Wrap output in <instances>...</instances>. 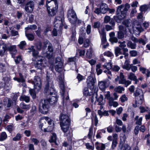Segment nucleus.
Wrapping results in <instances>:
<instances>
[{"instance_id":"1","label":"nucleus","mask_w":150,"mask_h":150,"mask_svg":"<svg viewBox=\"0 0 150 150\" xmlns=\"http://www.w3.org/2000/svg\"><path fill=\"white\" fill-rule=\"evenodd\" d=\"M60 125L61 129L64 133V136L67 137L69 141L68 143L66 142H64L63 146L67 147L71 143V138L72 134L69 131V128L70 126V119L67 115L61 114L60 116Z\"/></svg>"},{"instance_id":"2","label":"nucleus","mask_w":150,"mask_h":150,"mask_svg":"<svg viewBox=\"0 0 150 150\" xmlns=\"http://www.w3.org/2000/svg\"><path fill=\"white\" fill-rule=\"evenodd\" d=\"M96 81V80L94 78L91 76H90L87 78L86 83L88 86L90 90H94L96 97L98 89L97 88L94 86V84Z\"/></svg>"},{"instance_id":"3","label":"nucleus","mask_w":150,"mask_h":150,"mask_svg":"<svg viewBox=\"0 0 150 150\" xmlns=\"http://www.w3.org/2000/svg\"><path fill=\"white\" fill-rule=\"evenodd\" d=\"M44 47H46L48 45V51L44 54V56L48 59H50L53 56V50L52 45L48 41H45L44 42Z\"/></svg>"},{"instance_id":"4","label":"nucleus","mask_w":150,"mask_h":150,"mask_svg":"<svg viewBox=\"0 0 150 150\" xmlns=\"http://www.w3.org/2000/svg\"><path fill=\"white\" fill-rule=\"evenodd\" d=\"M67 17L71 23L75 24L77 20V17L75 12L73 9H69L67 12Z\"/></svg>"},{"instance_id":"5","label":"nucleus","mask_w":150,"mask_h":150,"mask_svg":"<svg viewBox=\"0 0 150 150\" xmlns=\"http://www.w3.org/2000/svg\"><path fill=\"white\" fill-rule=\"evenodd\" d=\"M42 57L35 59L36 61L34 62L35 67L38 69L42 70L46 67V62Z\"/></svg>"},{"instance_id":"6","label":"nucleus","mask_w":150,"mask_h":150,"mask_svg":"<svg viewBox=\"0 0 150 150\" xmlns=\"http://www.w3.org/2000/svg\"><path fill=\"white\" fill-rule=\"evenodd\" d=\"M44 92L46 95L55 94V91L53 88L52 82L50 83L49 82L47 83L45 88Z\"/></svg>"},{"instance_id":"7","label":"nucleus","mask_w":150,"mask_h":150,"mask_svg":"<svg viewBox=\"0 0 150 150\" xmlns=\"http://www.w3.org/2000/svg\"><path fill=\"white\" fill-rule=\"evenodd\" d=\"M34 6V2L30 0L26 4L24 8L25 10L27 13H31L33 11Z\"/></svg>"},{"instance_id":"8","label":"nucleus","mask_w":150,"mask_h":150,"mask_svg":"<svg viewBox=\"0 0 150 150\" xmlns=\"http://www.w3.org/2000/svg\"><path fill=\"white\" fill-rule=\"evenodd\" d=\"M34 84V89L39 91L41 88V79L38 76H35L34 81L32 82Z\"/></svg>"},{"instance_id":"9","label":"nucleus","mask_w":150,"mask_h":150,"mask_svg":"<svg viewBox=\"0 0 150 150\" xmlns=\"http://www.w3.org/2000/svg\"><path fill=\"white\" fill-rule=\"evenodd\" d=\"M55 70L58 72H60L63 68V63L60 57H57L56 59L55 65Z\"/></svg>"},{"instance_id":"10","label":"nucleus","mask_w":150,"mask_h":150,"mask_svg":"<svg viewBox=\"0 0 150 150\" xmlns=\"http://www.w3.org/2000/svg\"><path fill=\"white\" fill-rule=\"evenodd\" d=\"M50 104H39V110L40 112L44 114H46L49 110Z\"/></svg>"},{"instance_id":"11","label":"nucleus","mask_w":150,"mask_h":150,"mask_svg":"<svg viewBox=\"0 0 150 150\" xmlns=\"http://www.w3.org/2000/svg\"><path fill=\"white\" fill-rule=\"evenodd\" d=\"M58 3H55V5L52 8L50 9V6L47 7V9L48 14L50 16H54L57 13L58 9Z\"/></svg>"},{"instance_id":"12","label":"nucleus","mask_w":150,"mask_h":150,"mask_svg":"<svg viewBox=\"0 0 150 150\" xmlns=\"http://www.w3.org/2000/svg\"><path fill=\"white\" fill-rule=\"evenodd\" d=\"M124 7V5L123 4L117 7L116 10V12L118 14L121 12V17L124 18L126 16V13L127 11L124 10L123 9Z\"/></svg>"},{"instance_id":"13","label":"nucleus","mask_w":150,"mask_h":150,"mask_svg":"<svg viewBox=\"0 0 150 150\" xmlns=\"http://www.w3.org/2000/svg\"><path fill=\"white\" fill-rule=\"evenodd\" d=\"M63 23L64 21L60 17H56L54 23L55 27L60 28L63 26Z\"/></svg>"},{"instance_id":"14","label":"nucleus","mask_w":150,"mask_h":150,"mask_svg":"<svg viewBox=\"0 0 150 150\" xmlns=\"http://www.w3.org/2000/svg\"><path fill=\"white\" fill-rule=\"evenodd\" d=\"M57 97L54 96H51L48 98L44 99L43 100H42L40 103H43V102H44V103H55L57 102Z\"/></svg>"},{"instance_id":"15","label":"nucleus","mask_w":150,"mask_h":150,"mask_svg":"<svg viewBox=\"0 0 150 150\" xmlns=\"http://www.w3.org/2000/svg\"><path fill=\"white\" fill-rule=\"evenodd\" d=\"M122 24L126 27L128 28L129 31L133 29V25L131 20H126L122 22Z\"/></svg>"},{"instance_id":"16","label":"nucleus","mask_w":150,"mask_h":150,"mask_svg":"<svg viewBox=\"0 0 150 150\" xmlns=\"http://www.w3.org/2000/svg\"><path fill=\"white\" fill-rule=\"evenodd\" d=\"M7 50L10 52V53L11 54L13 57H14V55L16 54L17 51L16 49V47L15 45H11L8 47Z\"/></svg>"},{"instance_id":"17","label":"nucleus","mask_w":150,"mask_h":150,"mask_svg":"<svg viewBox=\"0 0 150 150\" xmlns=\"http://www.w3.org/2000/svg\"><path fill=\"white\" fill-rule=\"evenodd\" d=\"M19 77H15L14 78V79L15 81H16L19 82H22L23 83V85L24 87L25 86L26 84L24 82L25 81L23 76L21 73H19Z\"/></svg>"},{"instance_id":"18","label":"nucleus","mask_w":150,"mask_h":150,"mask_svg":"<svg viewBox=\"0 0 150 150\" xmlns=\"http://www.w3.org/2000/svg\"><path fill=\"white\" fill-rule=\"evenodd\" d=\"M109 36L110 38L109 40L112 44L114 43L117 42L118 39L117 38L115 37L114 32H112L110 33H109Z\"/></svg>"},{"instance_id":"19","label":"nucleus","mask_w":150,"mask_h":150,"mask_svg":"<svg viewBox=\"0 0 150 150\" xmlns=\"http://www.w3.org/2000/svg\"><path fill=\"white\" fill-rule=\"evenodd\" d=\"M98 30L100 34L101 35L102 43V44H104L106 41V33L104 32V30H102L101 31H100L99 29H98Z\"/></svg>"},{"instance_id":"20","label":"nucleus","mask_w":150,"mask_h":150,"mask_svg":"<svg viewBox=\"0 0 150 150\" xmlns=\"http://www.w3.org/2000/svg\"><path fill=\"white\" fill-rule=\"evenodd\" d=\"M59 85L61 89L60 92L61 96L63 97L65 93V88L64 82L63 80L59 81Z\"/></svg>"},{"instance_id":"21","label":"nucleus","mask_w":150,"mask_h":150,"mask_svg":"<svg viewBox=\"0 0 150 150\" xmlns=\"http://www.w3.org/2000/svg\"><path fill=\"white\" fill-rule=\"evenodd\" d=\"M100 9L101 13L105 14L108 11V7L107 4L102 3L100 6Z\"/></svg>"},{"instance_id":"22","label":"nucleus","mask_w":150,"mask_h":150,"mask_svg":"<svg viewBox=\"0 0 150 150\" xmlns=\"http://www.w3.org/2000/svg\"><path fill=\"white\" fill-rule=\"evenodd\" d=\"M34 47V46H32L31 48H30V49L32 50V54L33 57L35 58V59H38L42 57H41L39 56L38 55V52L37 51L35 50Z\"/></svg>"},{"instance_id":"23","label":"nucleus","mask_w":150,"mask_h":150,"mask_svg":"<svg viewBox=\"0 0 150 150\" xmlns=\"http://www.w3.org/2000/svg\"><path fill=\"white\" fill-rule=\"evenodd\" d=\"M7 49L6 45L5 44H0V55L2 56H3Z\"/></svg>"},{"instance_id":"24","label":"nucleus","mask_w":150,"mask_h":150,"mask_svg":"<svg viewBox=\"0 0 150 150\" xmlns=\"http://www.w3.org/2000/svg\"><path fill=\"white\" fill-rule=\"evenodd\" d=\"M128 78L129 79L134 81L135 84L137 83L138 80L137 79V76H135L134 74L132 72L130 73L128 75Z\"/></svg>"},{"instance_id":"25","label":"nucleus","mask_w":150,"mask_h":150,"mask_svg":"<svg viewBox=\"0 0 150 150\" xmlns=\"http://www.w3.org/2000/svg\"><path fill=\"white\" fill-rule=\"evenodd\" d=\"M135 28L138 31L141 32L143 30V29L137 21L135 22L133 25V29L134 30Z\"/></svg>"},{"instance_id":"26","label":"nucleus","mask_w":150,"mask_h":150,"mask_svg":"<svg viewBox=\"0 0 150 150\" xmlns=\"http://www.w3.org/2000/svg\"><path fill=\"white\" fill-rule=\"evenodd\" d=\"M96 148L98 150H104L105 148V145L98 142H96L95 144Z\"/></svg>"},{"instance_id":"27","label":"nucleus","mask_w":150,"mask_h":150,"mask_svg":"<svg viewBox=\"0 0 150 150\" xmlns=\"http://www.w3.org/2000/svg\"><path fill=\"white\" fill-rule=\"evenodd\" d=\"M93 52V50L91 47H90L89 49H88L86 54V58L88 59H91L92 56Z\"/></svg>"},{"instance_id":"28","label":"nucleus","mask_w":150,"mask_h":150,"mask_svg":"<svg viewBox=\"0 0 150 150\" xmlns=\"http://www.w3.org/2000/svg\"><path fill=\"white\" fill-rule=\"evenodd\" d=\"M91 91L89 92L87 88H85L84 89L83 91V94L86 96H90L93 94H94V90H91Z\"/></svg>"},{"instance_id":"29","label":"nucleus","mask_w":150,"mask_h":150,"mask_svg":"<svg viewBox=\"0 0 150 150\" xmlns=\"http://www.w3.org/2000/svg\"><path fill=\"white\" fill-rule=\"evenodd\" d=\"M57 135L56 134L53 133L51 136L50 139L49 140V142L50 143H54L56 144Z\"/></svg>"},{"instance_id":"30","label":"nucleus","mask_w":150,"mask_h":150,"mask_svg":"<svg viewBox=\"0 0 150 150\" xmlns=\"http://www.w3.org/2000/svg\"><path fill=\"white\" fill-rule=\"evenodd\" d=\"M127 47L132 49H135L137 45L135 43H133L131 41H128L127 44Z\"/></svg>"},{"instance_id":"31","label":"nucleus","mask_w":150,"mask_h":150,"mask_svg":"<svg viewBox=\"0 0 150 150\" xmlns=\"http://www.w3.org/2000/svg\"><path fill=\"white\" fill-rule=\"evenodd\" d=\"M120 78L119 83V84H124L126 80L125 78V76L123 75V74L122 72L120 73Z\"/></svg>"},{"instance_id":"32","label":"nucleus","mask_w":150,"mask_h":150,"mask_svg":"<svg viewBox=\"0 0 150 150\" xmlns=\"http://www.w3.org/2000/svg\"><path fill=\"white\" fill-rule=\"evenodd\" d=\"M98 86L100 89L102 91H104L106 88L105 82L101 81L99 82Z\"/></svg>"},{"instance_id":"33","label":"nucleus","mask_w":150,"mask_h":150,"mask_svg":"<svg viewBox=\"0 0 150 150\" xmlns=\"http://www.w3.org/2000/svg\"><path fill=\"white\" fill-rule=\"evenodd\" d=\"M134 94L135 96L137 97L143 96V93L142 90L139 88L137 89L134 93Z\"/></svg>"},{"instance_id":"34","label":"nucleus","mask_w":150,"mask_h":150,"mask_svg":"<svg viewBox=\"0 0 150 150\" xmlns=\"http://www.w3.org/2000/svg\"><path fill=\"white\" fill-rule=\"evenodd\" d=\"M111 61L110 62L108 63L105 64L104 65H103V67L107 69L110 70L112 69V63H111Z\"/></svg>"},{"instance_id":"35","label":"nucleus","mask_w":150,"mask_h":150,"mask_svg":"<svg viewBox=\"0 0 150 150\" xmlns=\"http://www.w3.org/2000/svg\"><path fill=\"white\" fill-rule=\"evenodd\" d=\"M40 143L42 149L44 150H46L47 148V142L45 141L44 140L42 139Z\"/></svg>"},{"instance_id":"36","label":"nucleus","mask_w":150,"mask_h":150,"mask_svg":"<svg viewBox=\"0 0 150 150\" xmlns=\"http://www.w3.org/2000/svg\"><path fill=\"white\" fill-rule=\"evenodd\" d=\"M20 100L22 101H24L25 102L28 103L30 100L29 97L25 95L22 96H21Z\"/></svg>"},{"instance_id":"37","label":"nucleus","mask_w":150,"mask_h":150,"mask_svg":"<svg viewBox=\"0 0 150 150\" xmlns=\"http://www.w3.org/2000/svg\"><path fill=\"white\" fill-rule=\"evenodd\" d=\"M137 100H136L135 103H142L144 102V96H139L137 97Z\"/></svg>"},{"instance_id":"38","label":"nucleus","mask_w":150,"mask_h":150,"mask_svg":"<svg viewBox=\"0 0 150 150\" xmlns=\"http://www.w3.org/2000/svg\"><path fill=\"white\" fill-rule=\"evenodd\" d=\"M93 95L95 96V99L97 100V102L99 103H101V102H102V103H103L104 102L103 101H104L103 97L102 95H100L98 99L97 98V94L96 97L95 94H93Z\"/></svg>"},{"instance_id":"39","label":"nucleus","mask_w":150,"mask_h":150,"mask_svg":"<svg viewBox=\"0 0 150 150\" xmlns=\"http://www.w3.org/2000/svg\"><path fill=\"white\" fill-rule=\"evenodd\" d=\"M121 49L118 47H116L115 49V53L116 57H117L120 54H122Z\"/></svg>"},{"instance_id":"40","label":"nucleus","mask_w":150,"mask_h":150,"mask_svg":"<svg viewBox=\"0 0 150 150\" xmlns=\"http://www.w3.org/2000/svg\"><path fill=\"white\" fill-rule=\"evenodd\" d=\"M124 90V88L123 87L120 86H119L115 88V91L119 93H122Z\"/></svg>"},{"instance_id":"41","label":"nucleus","mask_w":150,"mask_h":150,"mask_svg":"<svg viewBox=\"0 0 150 150\" xmlns=\"http://www.w3.org/2000/svg\"><path fill=\"white\" fill-rule=\"evenodd\" d=\"M121 129H122L123 132L124 133L126 132L128 133L131 130V128L128 127L127 130L126 126L125 125H123L122 126Z\"/></svg>"},{"instance_id":"42","label":"nucleus","mask_w":150,"mask_h":150,"mask_svg":"<svg viewBox=\"0 0 150 150\" xmlns=\"http://www.w3.org/2000/svg\"><path fill=\"white\" fill-rule=\"evenodd\" d=\"M7 137V135L5 132H3L1 133L0 135V141H3L6 139Z\"/></svg>"},{"instance_id":"43","label":"nucleus","mask_w":150,"mask_h":150,"mask_svg":"<svg viewBox=\"0 0 150 150\" xmlns=\"http://www.w3.org/2000/svg\"><path fill=\"white\" fill-rule=\"evenodd\" d=\"M104 54V56L110 57L111 58H113L114 57L113 54L110 51H107L105 52Z\"/></svg>"},{"instance_id":"44","label":"nucleus","mask_w":150,"mask_h":150,"mask_svg":"<svg viewBox=\"0 0 150 150\" xmlns=\"http://www.w3.org/2000/svg\"><path fill=\"white\" fill-rule=\"evenodd\" d=\"M132 64H130L128 63L124 64L122 66V68L127 71H129L131 69Z\"/></svg>"},{"instance_id":"45","label":"nucleus","mask_w":150,"mask_h":150,"mask_svg":"<svg viewBox=\"0 0 150 150\" xmlns=\"http://www.w3.org/2000/svg\"><path fill=\"white\" fill-rule=\"evenodd\" d=\"M123 52L122 53V54L125 55V59L127 58L129 54L127 53L128 51V50L127 48H122Z\"/></svg>"},{"instance_id":"46","label":"nucleus","mask_w":150,"mask_h":150,"mask_svg":"<svg viewBox=\"0 0 150 150\" xmlns=\"http://www.w3.org/2000/svg\"><path fill=\"white\" fill-rule=\"evenodd\" d=\"M29 92L30 95L32 96L33 98H35L36 96L35 92L33 89H30Z\"/></svg>"},{"instance_id":"47","label":"nucleus","mask_w":150,"mask_h":150,"mask_svg":"<svg viewBox=\"0 0 150 150\" xmlns=\"http://www.w3.org/2000/svg\"><path fill=\"white\" fill-rule=\"evenodd\" d=\"M37 26L35 25H28L27 28H25V30L26 31L29 30L31 29L32 30H34L36 29Z\"/></svg>"},{"instance_id":"48","label":"nucleus","mask_w":150,"mask_h":150,"mask_svg":"<svg viewBox=\"0 0 150 150\" xmlns=\"http://www.w3.org/2000/svg\"><path fill=\"white\" fill-rule=\"evenodd\" d=\"M55 2H56V3H57V0H47L46 2L47 7L49 6L47 4L50 3H51V4H53V6H54L55 5Z\"/></svg>"},{"instance_id":"49","label":"nucleus","mask_w":150,"mask_h":150,"mask_svg":"<svg viewBox=\"0 0 150 150\" xmlns=\"http://www.w3.org/2000/svg\"><path fill=\"white\" fill-rule=\"evenodd\" d=\"M148 7L147 5H143L140 7L139 10L141 12L145 11L148 9Z\"/></svg>"},{"instance_id":"50","label":"nucleus","mask_w":150,"mask_h":150,"mask_svg":"<svg viewBox=\"0 0 150 150\" xmlns=\"http://www.w3.org/2000/svg\"><path fill=\"white\" fill-rule=\"evenodd\" d=\"M54 129V126H49L47 128H44V131L45 132H51L53 131Z\"/></svg>"},{"instance_id":"51","label":"nucleus","mask_w":150,"mask_h":150,"mask_svg":"<svg viewBox=\"0 0 150 150\" xmlns=\"http://www.w3.org/2000/svg\"><path fill=\"white\" fill-rule=\"evenodd\" d=\"M25 30V35L28 39L30 40H33L34 39V36L33 34H27Z\"/></svg>"},{"instance_id":"52","label":"nucleus","mask_w":150,"mask_h":150,"mask_svg":"<svg viewBox=\"0 0 150 150\" xmlns=\"http://www.w3.org/2000/svg\"><path fill=\"white\" fill-rule=\"evenodd\" d=\"M20 107L23 109H29L30 106V105H27L26 104H20Z\"/></svg>"},{"instance_id":"53","label":"nucleus","mask_w":150,"mask_h":150,"mask_svg":"<svg viewBox=\"0 0 150 150\" xmlns=\"http://www.w3.org/2000/svg\"><path fill=\"white\" fill-rule=\"evenodd\" d=\"M114 18L115 20L118 23H120L122 19H123L121 17V16H114Z\"/></svg>"},{"instance_id":"54","label":"nucleus","mask_w":150,"mask_h":150,"mask_svg":"<svg viewBox=\"0 0 150 150\" xmlns=\"http://www.w3.org/2000/svg\"><path fill=\"white\" fill-rule=\"evenodd\" d=\"M130 56L132 57H135L137 54V52L136 50H131L129 52Z\"/></svg>"},{"instance_id":"55","label":"nucleus","mask_w":150,"mask_h":150,"mask_svg":"<svg viewBox=\"0 0 150 150\" xmlns=\"http://www.w3.org/2000/svg\"><path fill=\"white\" fill-rule=\"evenodd\" d=\"M100 24L99 21L94 22L93 27L94 28H99L100 27Z\"/></svg>"},{"instance_id":"56","label":"nucleus","mask_w":150,"mask_h":150,"mask_svg":"<svg viewBox=\"0 0 150 150\" xmlns=\"http://www.w3.org/2000/svg\"><path fill=\"white\" fill-rule=\"evenodd\" d=\"M139 109L141 113H143L144 112L149 111V109L147 107L145 108L144 107L141 106L140 107Z\"/></svg>"},{"instance_id":"57","label":"nucleus","mask_w":150,"mask_h":150,"mask_svg":"<svg viewBox=\"0 0 150 150\" xmlns=\"http://www.w3.org/2000/svg\"><path fill=\"white\" fill-rule=\"evenodd\" d=\"M90 43V40L88 39H86L84 42L83 46L86 48L88 47Z\"/></svg>"},{"instance_id":"58","label":"nucleus","mask_w":150,"mask_h":150,"mask_svg":"<svg viewBox=\"0 0 150 150\" xmlns=\"http://www.w3.org/2000/svg\"><path fill=\"white\" fill-rule=\"evenodd\" d=\"M26 45V43L25 41H22L18 45V46L21 49H23Z\"/></svg>"},{"instance_id":"59","label":"nucleus","mask_w":150,"mask_h":150,"mask_svg":"<svg viewBox=\"0 0 150 150\" xmlns=\"http://www.w3.org/2000/svg\"><path fill=\"white\" fill-rule=\"evenodd\" d=\"M7 129L10 132H11L13 130L14 127L13 125H8L6 127Z\"/></svg>"},{"instance_id":"60","label":"nucleus","mask_w":150,"mask_h":150,"mask_svg":"<svg viewBox=\"0 0 150 150\" xmlns=\"http://www.w3.org/2000/svg\"><path fill=\"white\" fill-rule=\"evenodd\" d=\"M124 32L118 31V32L117 35L118 38L119 39H122L124 37Z\"/></svg>"},{"instance_id":"61","label":"nucleus","mask_w":150,"mask_h":150,"mask_svg":"<svg viewBox=\"0 0 150 150\" xmlns=\"http://www.w3.org/2000/svg\"><path fill=\"white\" fill-rule=\"evenodd\" d=\"M42 47V44L40 42H38L36 44V48L38 50H40Z\"/></svg>"},{"instance_id":"62","label":"nucleus","mask_w":150,"mask_h":150,"mask_svg":"<svg viewBox=\"0 0 150 150\" xmlns=\"http://www.w3.org/2000/svg\"><path fill=\"white\" fill-rule=\"evenodd\" d=\"M6 67L4 65L2 64H0V71L1 72H3L5 71Z\"/></svg>"},{"instance_id":"63","label":"nucleus","mask_w":150,"mask_h":150,"mask_svg":"<svg viewBox=\"0 0 150 150\" xmlns=\"http://www.w3.org/2000/svg\"><path fill=\"white\" fill-rule=\"evenodd\" d=\"M21 137V135L19 134H17L16 137L13 138V140L14 141H18L19 140Z\"/></svg>"},{"instance_id":"64","label":"nucleus","mask_w":150,"mask_h":150,"mask_svg":"<svg viewBox=\"0 0 150 150\" xmlns=\"http://www.w3.org/2000/svg\"><path fill=\"white\" fill-rule=\"evenodd\" d=\"M110 17L108 16H105L104 18V22L105 23H107L110 21Z\"/></svg>"}]
</instances>
